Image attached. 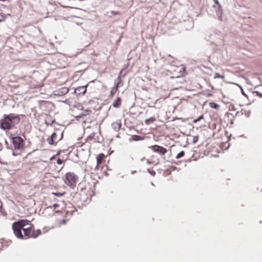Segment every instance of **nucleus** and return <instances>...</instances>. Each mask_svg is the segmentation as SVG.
I'll return each mask as SVG.
<instances>
[{
	"mask_svg": "<svg viewBox=\"0 0 262 262\" xmlns=\"http://www.w3.org/2000/svg\"><path fill=\"white\" fill-rule=\"evenodd\" d=\"M12 228L15 235L20 239H28L30 237L35 238L41 233L40 230H35L33 226L27 220H21L13 223Z\"/></svg>",
	"mask_w": 262,
	"mask_h": 262,
	"instance_id": "obj_1",
	"label": "nucleus"
},
{
	"mask_svg": "<svg viewBox=\"0 0 262 262\" xmlns=\"http://www.w3.org/2000/svg\"><path fill=\"white\" fill-rule=\"evenodd\" d=\"M20 115L14 113L4 115L0 120V128L4 130H10L14 127L20 122Z\"/></svg>",
	"mask_w": 262,
	"mask_h": 262,
	"instance_id": "obj_2",
	"label": "nucleus"
},
{
	"mask_svg": "<svg viewBox=\"0 0 262 262\" xmlns=\"http://www.w3.org/2000/svg\"><path fill=\"white\" fill-rule=\"evenodd\" d=\"M105 156L103 154H99L96 157L97 164L95 168V170L97 172L99 179H101L103 176L108 175L107 172V166L104 165Z\"/></svg>",
	"mask_w": 262,
	"mask_h": 262,
	"instance_id": "obj_3",
	"label": "nucleus"
},
{
	"mask_svg": "<svg viewBox=\"0 0 262 262\" xmlns=\"http://www.w3.org/2000/svg\"><path fill=\"white\" fill-rule=\"evenodd\" d=\"M78 177L74 172L66 173L64 179L65 184L70 188H74L76 185Z\"/></svg>",
	"mask_w": 262,
	"mask_h": 262,
	"instance_id": "obj_4",
	"label": "nucleus"
},
{
	"mask_svg": "<svg viewBox=\"0 0 262 262\" xmlns=\"http://www.w3.org/2000/svg\"><path fill=\"white\" fill-rule=\"evenodd\" d=\"M13 145L15 149H21L24 147V141L23 139L18 136L12 138Z\"/></svg>",
	"mask_w": 262,
	"mask_h": 262,
	"instance_id": "obj_5",
	"label": "nucleus"
},
{
	"mask_svg": "<svg viewBox=\"0 0 262 262\" xmlns=\"http://www.w3.org/2000/svg\"><path fill=\"white\" fill-rule=\"evenodd\" d=\"M152 151L157 152L161 155H164L167 152L166 148L158 145H152L149 147Z\"/></svg>",
	"mask_w": 262,
	"mask_h": 262,
	"instance_id": "obj_6",
	"label": "nucleus"
},
{
	"mask_svg": "<svg viewBox=\"0 0 262 262\" xmlns=\"http://www.w3.org/2000/svg\"><path fill=\"white\" fill-rule=\"evenodd\" d=\"M69 91L67 87H62L56 91V95H64L67 94Z\"/></svg>",
	"mask_w": 262,
	"mask_h": 262,
	"instance_id": "obj_7",
	"label": "nucleus"
},
{
	"mask_svg": "<svg viewBox=\"0 0 262 262\" xmlns=\"http://www.w3.org/2000/svg\"><path fill=\"white\" fill-rule=\"evenodd\" d=\"M118 79L119 80L118 82L115 85V86L114 87L112 88L111 91L110 92V96L112 97L114 95V94L117 92V91L118 90L119 84L120 82L121 81L120 77H119L118 78Z\"/></svg>",
	"mask_w": 262,
	"mask_h": 262,
	"instance_id": "obj_8",
	"label": "nucleus"
},
{
	"mask_svg": "<svg viewBox=\"0 0 262 262\" xmlns=\"http://www.w3.org/2000/svg\"><path fill=\"white\" fill-rule=\"evenodd\" d=\"M57 141V134L55 133H53L50 138L48 139V142L50 144H53L54 142Z\"/></svg>",
	"mask_w": 262,
	"mask_h": 262,
	"instance_id": "obj_9",
	"label": "nucleus"
},
{
	"mask_svg": "<svg viewBox=\"0 0 262 262\" xmlns=\"http://www.w3.org/2000/svg\"><path fill=\"white\" fill-rule=\"evenodd\" d=\"M75 92L79 94L84 95L86 92V86H78L75 89Z\"/></svg>",
	"mask_w": 262,
	"mask_h": 262,
	"instance_id": "obj_10",
	"label": "nucleus"
},
{
	"mask_svg": "<svg viewBox=\"0 0 262 262\" xmlns=\"http://www.w3.org/2000/svg\"><path fill=\"white\" fill-rule=\"evenodd\" d=\"M92 111L91 110H85L81 113L80 115L77 116L76 118H82L84 116L90 115Z\"/></svg>",
	"mask_w": 262,
	"mask_h": 262,
	"instance_id": "obj_11",
	"label": "nucleus"
},
{
	"mask_svg": "<svg viewBox=\"0 0 262 262\" xmlns=\"http://www.w3.org/2000/svg\"><path fill=\"white\" fill-rule=\"evenodd\" d=\"M98 181L97 180H95V179H93L92 183L93 187L89 188V192H90L89 195L91 196L93 194V190L94 189V187H95L96 184L97 183Z\"/></svg>",
	"mask_w": 262,
	"mask_h": 262,
	"instance_id": "obj_12",
	"label": "nucleus"
},
{
	"mask_svg": "<svg viewBox=\"0 0 262 262\" xmlns=\"http://www.w3.org/2000/svg\"><path fill=\"white\" fill-rule=\"evenodd\" d=\"M121 99L120 98H118L113 103V105L115 107H118L121 105Z\"/></svg>",
	"mask_w": 262,
	"mask_h": 262,
	"instance_id": "obj_13",
	"label": "nucleus"
},
{
	"mask_svg": "<svg viewBox=\"0 0 262 262\" xmlns=\"http://www.w3.org/2000/svg\"><path fill=\"white\" fill-rule=\"evenodd\" d=\"M156 120V119L155 117H150L145 121V123L146 125L150 124L152 123H153Z\"/></svg>",
	"mask_w": 262,
	"mask_h": 262,
	"instance_id": "obj_14",
	"label": "nucleus"
},
{
	"mask_svg": "<svg viewBox=\"0 0 262 262\" xmlns=\"http://www.w3.org/2000/svg\"><path fill=\"white\" fill-rule=\"evenodd\" d=\"M209 105L212 108L217 109L219 108V105L214 102H210Z\"/></svg>",
	"mask_w": 262,
	"mask_h": 262,
	"instance_id": "obj_15",
	"label": "nucleus"
},
{
	"mask_svg": "<svg viewBox=\"0 0 262 262\" xmlns=\"http://www.w3.org/2000/svg\"><path fill=\"white\" fill-rule=\"evenodd\" d=\"M67 223V220L66 219H62L58 221V226H60L63 225H66Z\"/></svg>",
	"mask_w": 262,
	"mask_h": 262,
	"instance_id": "obj_16",
	"label": "nucleus"
},
{
	"mask_svg": "<svg viewBox=\"0 0 262 262\" xmlns=\"http://www.w3.org/2000/svg\"><path fill=\"white\" fill-rule=\"evenodd\" d=\"M185 155V152L184 151H181L180 152H179L176 156L177 159H179L180 158L183 157Z\"/></svg>",
	"mask_w": 262,
	"mask_h": 262,
	"instance_id": "obj_17",
	"label": "nucleus"
},
{
	"mask_svg": "<svg viewBox=\"0 0 262 262\" xmlns=\"http://www.w3.org/2000/svg\"><path fill=\"white\" fill-rule=\"evenodd\" d=\"M5 19V15L0 13V23L4 21Z\"/></svg>",
	"mask_w": 262,
	"mask_h": 262,
	"instance_id": "obj_18",
	"label": "nucleus"
},
{
	"mask_svg": "<svg viewBox=\"0 0 262 262\" xmlns=\"http://www.w3.org/2000/svg\"><path fill=\"white\" fill-rule=\"evenodd\" d=\"M65 193H61V192H52V194L55 196L58 197L62 196L64 195Z\"/></svg>",
	"mask_w": 262,
	"mask_h": 262,
	"instance_id": "obj_19",
	"label": "nucleus"
},
{
	"mask_svg": "<svg viewBox=\"0 0 262 262\" xmlns=\"http://www.w3.org/2000/svg\"><path fill=\"white\" fill-rule=\"evenodd\" d=\"M214 78H224V76H221L219 73H216L214 75Z\"/></svg>",
	"mask_w": 262,
	"mask_h": 262,
	"instance_id": "obj_20",
	"label": "nucleus"
},
{
	"mask_svg": "<svg viewBox=\"0 0 262 262\" xmlns=\"http://www.w3.org/2000/svg\"><path fill=\"white\" fill-rule=\"evenodd\" d=\"M63 162L64 161L60 159H58L57 160V163L59 165H61L63 163Z\"/></svg>",
	"mask_w": 262,
	"mask_h": 262,
	"instance_id": "obj_21",
	"label": "nucleus"
},
{
	"mask_svg": "<svg viewBox=\"0 0 262 262\" xmlns=\"http://www.w3.org/2000/svg\"><path fill=\"white\" fill-rule=\"evenodd\" d=\"M203 117V116H200L199 118L196 119H195L194 121H193V122L194 123H196L198 121H199L200 119H202Z\"/></svg>",
	"mask_w": 262,
	"mask_h": 262,
	"instance_id": "obj_22",
	"label": "nucleus"
},
{
	"mask_svg": "<svg viewBox=\"0 0 262 262\" xmlns=\"http://www.w3.org/2000/svg\"><path fill=\"white\" fill-rule=\"evenodd\" d=\"M112 14H114V15H118L120 14L119 12H118V11H112L111 12Z\"/></svg>",
	"mask_w": 262,
	"mask_h": 262,
	"instance_id": "obj_23",
	"label": "nucleus"
},
{
	"mask_svg": "<svg viewBox=\"0 0 262 262\" xmlns=\"http://www.w3.org/2000/svg\"><path fill=\"white\" fill-rule=\"evenodd\" d=\"M59 155V154H57L56 155H55V156H54L52 157L51 158V160H53V159H55V158H56V156H57V155Z\"/></svg>",
	"mask_w": 262,
	"mask_h": 262,
	"instance_id": "obj_24",
	"label": "nucleus"
},
{
	"mask_svg": "<svg viewBox=\"0 0 262 262\" xmlns=\"http://www.w3.org/2000/svg\"><path fill=\"white\" fill-rule=\"evenodd\" d=\"M59 206V205L58 204H54L53 205V207L56 208L57 207Z\"/></svg>",
	"mask_w": 262,
	"mask_h": 262,
	"instance_id": "obj_25",
	"label": "nucleus"
},
{
	"mask_svg": "<svg viewBox=\"0 0 262 262\" xmlns=\"http://www.w3.org/2000/svg\"><path fill=\"white\" fill-rule=\"evenodd\" d=\"M62 168H63V166H61L60 167V168L59 169V171H60L62 169Z\"/></svg>",
	"mask_w": 262,
	"mask_h": 262,
	"instance_id": "obj_26",
	"label": "nucleus"
}]
</instances>
